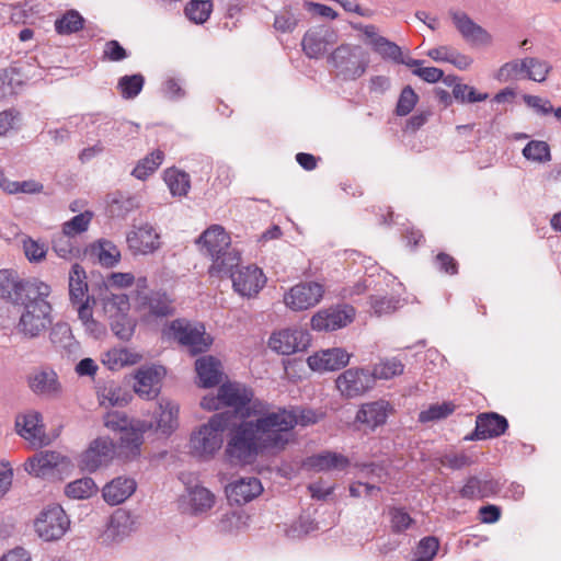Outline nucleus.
<instances>
[{"label":"nucleus","instance_id":"obj_28","mask_svg":"<svg viewBox=\"0 0 561 561\" xmlns=\"http://www.w3.org/2000/svg\"><path fill=\"white\" fill-rule=\"evenodd\" d=\"M136 481L126 477H117L103 488V499L110 505H118L136 491Z\"/></svg>","mask_w":561,"mask_h":561},{"label":"nucleus","instance_id":"obj_36","mask_svg":"<svg viewBox=\"0 0 561 561\" xmlns=\"http://www.w3.org/2000/svg\"><path fill=\"white\" fill-rule=\"evenodd\" d=\"M159 411L156 430L162 434H170L178 426L179 407L170 400L162 399L159 402Z\"/></svg>","mask_w":561,"mask_h":561},{"label":"nucleus","instance_id":"obj_27","mask_svg":"<svg viewBox=\"0 0 561 561\" xmlns=\"http://www.w3.org/2000/svg\"><path fill=\"white\" fill-rule=\"evenodd\" d=\"M262 491L261 481L254 477L240 478L226 488L228 499L239 505L250 502Z\"/></svg>","mask_w":561,"mask_h":561},{"label":"nucleus","instance_id":"obj_37","mask_svg":"<svg viewBox=\"0 0 561 561\" xmlns=\"http://www.w3.org/2000/svg\"><path fill=\"white\" fill-rule=\"evenodd\" d=\"M215 503V495L206 488L195 485L188 489L191 513L198 515L209 511Z\"/></svg>","mask_w":561,"mask_h":561},{"label":"nucleus","instance_id":"obj_19","mask_svg":"<svg viewBox=\"0 0 561 561\" xmlns=\"http://www.w3.org/2000/svg\"><path fill=\"white\" fill-rule=\"evenodd\" d=\"M220 398L224 407L234 409L242 417H250L247 413L248 409L255 401L253 400V391L250 388L237 382L222 383L219 387Z\"/></svg>","mask_w":561,"mask_h":561},{"label":"nucleus","instance_id":"obj_58","mask_svg":"<svg viewBox=\"0 0 561 561\" xmlns=\"http://www.w3.org/2000/svg\"><path fill=\"white\" fill-rule=\"evenodd\" d=\"M439 542L435 537L423 538L415 551L414 561H431L437 553Z\"/></svg>","mask_w":561,"mask_h":561},{"label":"nucleus","instance_id":"obj_24","mask_svg":"<svg viewBox=\"0 0 561 561\" xmlns=\"http://www.w3.org/2000/svg\"><path fill=\"white\" fill-rule=\"evenodd\" d=\"M351 355L343 348L334 347L323 350L308 357V365L312 370H337L350 363Z\"/></svg>","mask_w":561,"mask_h":561},{"label":"nucleus","instance_id":"obj_3","mask_svg":"<svg viewBox=\"0 0 561 561\" xmlns=\"http://www.w3.org/2000/svg\"><path fill=\"white\" fill-rule=\"evenodd\" d=\"M233 415L230 412L215 413L207 423L202 424L190 437V453L201 459H211L224 444V433Z\"/></svg>","mask_w":561,"mask_h":561},{"label":"nucleus","instance_id":"obj_12","mask_svg":"<svg viewBox=\"0 0 561 561\" xmlns=\"http://www.w3.org/2000/svg\"><path fill=\"white\" fill-rule=\"evenodd\" d=\"M310 344V335L302 329H284L273 333L270 337V347L283 355H291L307 350Z\"/></svg>","mask_w":561,"mask_h":561},{"label":"nucleus","instance_id":"obj_62","mask_svg":"<svg viewBox=\"0 0 561 561\" xmlns=\"http://www.w3.org/2000/svg\"><path fill=\"white\" fill-rule=\"evenodd\" d=\"M440 463L453 470H460L472 463V460L466 454H445L439 459Z\"/></svg>","mask_w":561,"mask_h":561},{"label":"nucleus","instance_id":"obj_51","mask_svg":"<svg viewBox=\"0 0 561 561\" xmlns=\"http://www.w3.org/2000/svg\"><path fill=\"white\" fill-rule=\"evenodd\" d=\"M527 79L536 82L546 81L552 66L542 59L536 57H526Z\"/></svg>","mask_w":561,"mask_h":561},{"label":"nucleus","instance_id":"obj_43","mask_svg":"<svg viewBox=\"0 0 561 561\" xmlns=\"http://www.w3.org/2000/svg\"><path fill=\"white\" fill-rule=\"evenodd\" d=\"M145 77L141 73L123 76L118 79L117 90L123 99L133 100L142 90Z\"/></svg>","mask_w":561,"mask_h":561},{"label":"nucleus","instance_id":"obj_13","mask_svg":"<svg viewBox=\"0 0 561 561\" xmlns=\"http://www.w3.org/2000/svg\"><path fill=\"white\" fill-rule=\"evenodd\" d=\"M135 518L125 510H116L106 524L101 535V542L105 546H113L122 542L135 530Z\"/></svg>","mask_w":561,"mask_h":561},{"label":"nucleus","instance_id":"obj_33","mask_svg":"<svg viewBox=\"0 0 561 561\" xmlns=\"http://www.w3.org/2000/svg\"><path fill=\"white\" fill-rule=\"evenodd\" d=\"M211 260L213 264L209 268L211 275H229L231 277V273H236L233 268L239 266L241 257L237 249L229 247Z\"/></svg>","mask_w":561,"mask_h":561},{"label":"nucleus","instance_id":"obj_38","mask_svg":"<svg viewBox=\"0 0 561 561\" xmlns=\"http://www.w3.org/2000/svg\"><path fill=\"white\" fill-rule=\"evenodd\" d=\"M91 253L95 255L102 266L113 267L121 260V251L110 240H99L91 245Z\"/></svg>","mask_w":561,"mask_h":561},{"label":"nucleus","instance_id":"obj_17","mask_svg":"<svg viewBox=\"0 0 561 561\" xmlns=\"http://www.w3.org/2000/svg\"><path fill=\"white\" fill-rule=\"evenodd\" d=\"M115 454L111 439L100 437L93 440L90 447L81 455L80 467L89 472L96 471L100 467L108 463Z\"/></svg>","mask_w":561,"mask_h":561},{"label":"nucleus","instance_id":"obj_9","mask_svg":"<svg viewBox=\"0 0 561 561\" xmlns=\"http://www.w3.org/2000/svg\"><path fill=\"white\" fill-rule=\"evenodd\" d=\"M69 525V518L60 505L48 506L35 520L36 533L46 541L60 539Z\"/></svg>","mask_w":561,"mask_h":561},{"label":"nucleus","instance_id":"obj_26","mask_svg":"<svg viewBox=\"0 0 561 561\" xmlns=\"http://www.w3.org/2000/svg\"><path fill=\"white\" fill-rule=\"evenodd\" d=\"M163 375L162 367H146L138 369L135 375L134 390L145 399H153L159 393V382Z\"/></svg>","mask_w":561,"mask_h":561},{"label":"nucleus","instance_id":"obj_54","mask_svg":"<svg viewBox=\"0 0 561 561\" xmlns=\"http://www.w3.org/2000/svg\"><path fill=\"white\" fill-rule=\"evenodd\" d=\"M454 412V405L450 403L433 404L427 410L421 411L419 421L428 423L447 417Z\"/></svg>","mask_w":561,"mask_h":561},{"label":"nucleus","instance_id":"obj_47","mask_svg":"<svg viewBox=\"0 0 561 561\" xmlns=\"http://www.w3.org/2000/svg\"><path fill=\"white\" fill-rule=\"evenodd\" d=\"M139 125L133 124L131 122H118L115 119H106L105 122L98 125V134L103 137H115L125 131L137 133Z\"/></svg>","mask_w":561,"mask_h":561},{"label":"nucleus","instance_id":"obj_63","mask_svg":"<svg viewBox=\"0 0 561 561\" xmlns=\"http://www.w3.org/2000/svg\"><path fill=\"white\" fill-rule=\"evenodd\" d=\"M23 249L26 257L32 262H39L46 255L45 244L38 243L31 238L23 242Z\"/></svg>","mask_w":561,"mask_h":561},{"label":"nucleus","instance_id":"obj_39","mask_svg":"<svg viewBox=\"0 0 561 561\" xmlns=\"http://www.w3.org/2000/svg\"><path fill=\"white\" fill-rule=\"evenodd\" d=\"M147 427H152V424H147L146 422L139 421L133 422L130 427L121 433V446L128 449L133 454L137 453L140 445L142 444V434Z\"/></svg>","mask_w":561,"mask_h":561},{"label":"nucleus","instance_id":"obj_48","mask_svg":"<svg viewBox=\"0 0 561 561\" xmlns=\"http://www.w3.org/2000/svg\"><path fill=\"white\" fill-rule=\"evenodd\" d=\"M53 249L61 259H72L79 253V249L75 245L72 237L61 231L53 239Z\"/></svg>","mask_w":561,"mask_h":561},{"label":"nucleus","instance_id":"obj_23","mask_svg":"<svg viewBox=\"0 0 561 561\" xmlns=\"http://www.w3.org/2000/svg\"><path fill=\"white\" fill-rule=\"evenodd\" d=\"M391 410L392 407L386 400L366 402L359 407L355 416V422L364 425L370 431H374L386 423Z\"/></svg>","mask_w":561,"mask_h":561},{"label":"nucleus","instance_id":"obj_46","mask_svg":"<svg viewBox=\"0 0 561 561\" xmlns=\"http://www.w3.org/2000/svg\"><path fill=\"white\" fill-rule=\"evenodd\" d=\"M213 4L208 0H192L185 7V15L194 23L202 24L207 21Z\"/></svg>","mask_w":561,"mask_h":561},{"label":"nucleus","instance_id":"obj_44","mask_svg":"<svg viewBox=\"0 0 561 561\" xmlns=\"http://www.w3.org/2000/svg\"><path fill=\"white\" fill-rule=\"evenodd\" d=\"M163 157L164 154L161 150L151 152L137 163L131 174L138 180H146L162 163Z\"/></svg>","mask_w":561,"mask_h":561},{"label":"nucleus","instance_id":"obj_21","mask_svg":"<svg viewBox=\"0 0 561 561\" xmlns=\"http://www.w3.org/2000/svg\"><path fill=\"white\" fill-rule=\"evenodd\" d=\"M15 428L18 434L27 440L34 447H41L46 444L42 415L36 411H28L19 414L15 419Z\"/></svg>","mask_w":561,"mask_h":561},{"label":"nucleus","instance_id":"obj_32","mask_svg":"<svg viewBox=\"0 0 561 561\" xmlns=\"http://www.w3.org/2000/svg\"><path fill=\"white\" fill-rule=\"evenodd\" d=\"M142 306L156 318L169 317L175 311L172 299L163 291H151L145 295Z\"/></svg>","mask_w":561,"mask_h":561},{"label":"nucleus","instance_id":"obj_29","mask_svg":"<svg viewBox=\"0 0 561 561\" xmlns=\"http://www.w3.org/2000/svg\"><path fill=\"white\" fill-rule=\"evenodd\" d=\"M199 383L204 388L217 386L221 381V363L214 356H202L195 363Z\"/></svg>","mask_w":561,"mask_h":561},{"label":"nucleus","instance_id":"obj_49","mask_svg":"<svg viewBox=\"0 0 561 561\" xmlns=\"http://www.w3.org/2000/svg\"><path fill=\"white\" fill-rule=\"evenodd\" d=\"M392 533L402 534L414 524V519L403 507H390L388 511Z\"/></svg>","mask_w":561,"mask_h":561},{"label":"nucleus","instance_id":"obj_25","mask_svg":"<svg viewBox=\"0 0 561 561\" xmlns=\"http://www.w3.org/2000/svg\"><path fill=\"white\" fill-rule=\"evenodd\" d=\"M202 251L211 259L231 247L229 234L219 225H213L206 229L197 239Z\"/></svg>","mask_w":561,"mask_h":561},{"label":"nucleus","instance_id":"obj_11","mask_svg":"<svg viewBox=\"0 0 561 561\" xmlns=\"http://www.w3.org/2000/svg\"><path fill=\"white\" fill-rule=\"evenodd\" d=\"M27 385L33 393L45 399H57L62 394V386L57 373L49 367L33 369L27 376Z\"/></svg>","mask_w":561,"mask_h":561},{"label":"nucleus","instance_id":"obj_16","mask_svg":"<svg viewBox=\"0 0 561 561\" xmlns=\"http://www.w3.org/2000/svg\"><path fill=\"white\" fill-rule=\"evenodd\" d=\"M126 242L134 254H150L161 247L160 234L150 224L134 227L126 236Z\"/></svg>","mask_w":561,"mask_h":561},{"label":"nucleus","instance_id":"obj_5","mask_svg":"<svg viewBox=\"0 0 561 561\" xmlns=\"http://www.w3.org/2000/svg\"><path fill=\"white\" fill-rule=\"evenodd\" d=\"M46 285L38 278H21L12 268L0 270V299L13 306H20L35 294L44 295Z\"/></svg>","mask_w":561,"mask_h":561},{"label":"nucleus","instance_id":"obj_18","mask_svg":"<svg viewBox=\"0 0 561 561\" xmlns=\"http://www.w3.org/2000/svg\"><path fill=\"white\" fill-rule=\"evenodd\" d=\"M449 15L455 27L458 30L466 42L470 43L471 45H491L492 35L482 26L477 24L467 13L450 10Z\"/></svg>","mask_w":561,"mask_h":561},{"label":"nucleus","instance_id":"obj_8","mask_svg":"<svg viewBox=\"0 0 561 561\" xmlns=\"http://www.w3.org/2000/svg\"><path fill=\"white\" fill-rule=\"evenodd\" d=\"M335 387L344 399L358 398L375 387L374 376L368 368L351 367L337 376Z\"/></svg>","mask_w":561,"mask_h":561},{"label":"nucleus","instance_id":"obj_6","mask_svg":"<svg viewBox=\"0 0 561 561\" xmlns=\"http://www.w3.org/2000/svg\"><path fill=\"white\" fill-rule=\"evenodd\" d=\"M163 334L185 346L192 355L207 352L213 344V337L206 333L204 324L186 319L171 321L163 329Z\"/></svg>","mask_w":561,"mask_h":561},{"label":"nucleus","instance_id":"obj_30","mask_svg":"<svg viewBox=\"0 0 561 561\" xmlns=\"http://www.w3.org/2000/svg\"><path fill=\"white\" fill-rule=\"evenodd\" d=\"M64 460V457L57 451H41L27 459L25 462V470L36 477H43L49 470L58 467Z\"/></svg>","mask_w":561,"mask_h":561},{"label":"nucleus","instance_id":"obj_40","mask_svg":"<svg viewBox=\"0 0 561 561\" xmlns=\"http://www.w3.org/2000/svg\"><path fill=\"white\" fill-rule=\"evenodd\" d=\"M404 365L396 357L380 359L379 363L373 366L370 374L374 376V382L377 379L389 380L396 376L403 374Z\"/></svg>","mask_w":561,"mask_h":561},{"label":"nucleus","instance_id":"obj_15","mask_svg":"<svg viewBox=\"0 0 561 561\" xmlns=\"http://www.w3.org/2000/svg\"><path fill=\"white\" fill-rule=\"evenodd\" d=\"M337 42L336 32L325 25L312 27L306 32L301 41L304 53L309 58H320L327 47Z\"/></svg>","mask_w":561,"mask_h":561},{"label":"nucleus","instance_id":"obj_22","mask_svg":"<svg viewBox=\"0 0 561 561\" xmlns=\"http://www.w3.org/2000/svg\"><path fill=\"white\" fill-rule=\"evenodd\" d=\"M230 278L233 289L243 297L256 295L265 284L262 270L251 265L231 273Z\"/></svg>","mask_w":561,"mask_h":561},{"label":"nucleus","instance_id":"obj_61","mask_svg":"<svg viewBox=\"0 0 561 561\" xmlns=\"http://www.w3.org/2000/svg\"><path fill=\"white\" fill-rule=\"evenodd\" d=\"M133 422L124 413L117 411L108 412L104 416V425L112 431L119 432V434L130 427Z\"/></svg>","mask_w":561,"mask_h":561},{"label":"nucleus","instance_id":"obj_34","mask_svg":"<svg viewBox=\"0 0 561 561\" xmlns=\"http://www.w3.org/2000/svg\"><path fill=\"white\" fill-rule=\"evenodd\" d=\"M427 56L438 62H450L460 70L468 69L472 64V59L469 56L459 53L450 46L432 48L427 51Z\"/></svg>","mask_w":561,"mask_h":561},{"label":"nucleus","instance_id":"obj_57","mask_svg":"<svg viewBox=\"0 0 561 561\" xmlns=\"http://www.w3.org/2000/svg\"><path fill=\"white\" fill-rule=\"evenodd\" d=\"M49 329V340L54 345L67 347L70 344L72 335L69 324L66 322L51 323Z\"/></svg>","mask_w":561,"mask_h":561},{"label":"nucleus","instance_id":"obj_35","mask_svg":"<svg viewBox=\"0 0 561 561\" xmlns=\"http://www.w3.org/2000/svg\"><path fill=\"white\" fill-rule=\"evenodd\" d=\"M88 284L84 268L73 264L69 272V297L72 304L82 302L87 299Z\"/></svg>","mask_w":561,"mask_h":561},{"label":"nucleus","instance_id":"obj_42","mask_svg":"<svg viewBox=\"0 0 561 561\" xmlns=\"http://www.w3.org/2000/svg\"><path fill=\"white\" fill-rule=\"evenodd\" d=\"M65 493L71 499L84 500L98 493V485L92 478L84 477L68 483Z\"/></svg>","mask_w":561,"mask_h":561},{"label":"nucleus","instance_id":"obj_64","mask_svg":"<svg viewBox=\"0 0 561 561\" xmlns=\"http://www.w3.org/2000/svg\"><path fill=\"white\" fill-rule=\"evenodd\" d=\"M126 49L115 39L108 41L104 45L103 58L110 61H121L127 58Z\"/></svg>","mask_w":561,"mask_h":561},{"label":"nucleus","instance_id":"obj_7","mask_svg":"<svg viewBox=\"0 0 561 561\" xmlns=\"http://www.w3.org/2000/svg\"><path fill=\"white\" fill-rule=\"evenodd\" d=\"M128 298L125 295H112L104 301V311L108 314L112 332L123 341H128L135 332V322L127 314Z\"/></svg>","mask_w":561,"mask_h":561},{"label":"nucleus","instance_id":"obj_41","mask_svg":"<svg viewBox=\"0 0 561 561\" xmlns=\"http://www.w3.org/2000/svg\"><path fill=\"white\" fill-rule=\"evenodd\" d=\"M164 181L173 196H185L191 187L190 175L176 169H168Z\"/></svg>","mask_w":561,"mask_h":561},{"label":"nucleus","instance_id":"obj_20","mask_svg":"<svg viewBox=\"0 0 561 561\" xmlns=\"http://www.w3.org/2000/svg\"><path fill=\"white\" fill-rule=\"evenodd\" d=\"M508 428L506 417L495 412H485L477 416L473 433L466 437L469 440L495 438L503 435Z\"/></svg>","mask_w":561,"mask_h":561},{"label":"nucleus","instance_id":"obj_1","mask_svg":"<svg viewBox=\"0 0 561 561\" xmlns=\"http://www.w3.org/2000/svg\"><path fill=\"white\" fill-rule=\"evenodd\" d=\"M253 420L242 421L230 433L226 454L234 463H251L260 453L283 450L291 440L296 420L286 408L272 409L256 400L248 409Z\"/></svg>","mask_w":561,"mask_h":561},{"label":"nucleus","instance_id":"obj_52","mask_svg":"<svg viewBox=\"0 0 561 561\" xmlns=\"http://www.w3.org/2000/svg\"><path fill=\"white\" fill-rule=\"evenodd\" d=\"M523 156L535 162H547L551 160L550 148L546 141L531 140L523 149Z\"/></svg>","mask_w":561,"mask_h":561},{"label":"nucleus","instance_id":"obj_10","mask_svg":"<svg viewBox=\"0 0 561 561\" xmlns=\"http://www.w3.org/2000/svg\"><path fill=\"white\" fill-rule=\"evenodd\" d=\"M324 295V287L318 282H300L284 295V304L293 311H304L317 306Z\"/></svg>","mask_w":561,"mask_h":561},{"label":"nucleus","instance_id":"obj_55","mask_svg":"<svg viewBox=\"0 0 561 561\" xmlns=\"http://www.w3.org/2000/svg\"><path fill=\"white\" fill-rule=\"evenodd\" d=\"M417 100H419V96L414 92V90L410 85L404 87L400 93V96H399V100L397 103V107H396L397 115L407 116L408 114H410L412 112V110L414 108Z\"/></svg>","mask_w":561,"mask_h":561},{"label":"nucleus","instance_id":"obj_45","mask_svg":"<svg viewBox=\"0 0 561 561\" xmlns=\"http://www.w3.org/2000/svg\"><path fill=\"white\" fill-rule=\"evenodd\" d=\"M519 77L527 79V64L526 58L515 59L504 64L497 71L496 79L499 81L507 82Z\"/></svg>","mask_w":561,"mask_h":561},{"label":"nucleus","instance_id":"obj_56","mask_svg":"<svg viewBox=\"0 0 561 561\" xmlns=\"http://www.w3.org/2000/svg\"><path fill=\"white\" fill-rule=\"evenodd\" d=\"M91 219L92 214L90 211L76 215L62 225V231L71 237L84 232L88 229Z\"/></svg>","mask_w":561,"mask_h":561},{"label":"nucleus","instance_id":"obj_2","mask_svg":"<svg viewBox=\"0 0 561 561\" xmlns=\"http://www.w3.org/2000/svg\"><path fill=\"white\" fill-rule=\"evenodd\" d=\"M51 288L46 285V291L35 294L31 299L20 305L21 312L18 322L14 325V332L25 340H35L45 334L51 327L53 305L47 300Z\"/></svg>","mask_w":561,"mask_h":561},{"label":"nucleus","instance_id":"obj_14","mask_svg":"<svg viewBox=\"0 0 561 561\" xmlns=\"http://www.w3.org/2000/svg\"><path fill=\"white\" fill-rule=\"evenodd\" d=\"M354 314V308L347 305L323 309L311 318V328L317 331H334L352 322Z\"/></svg>","mask_w":561,"mask_h":561},{"label":"nucleus","instance_id":"obj_59","mask_svg":"<svg viewBox=\"0 0 561 561\" xmlns=\"http://www.w3.org/2000/svg\"><path fill=\"white\" fill-rule=\"evenodd\" d=\"M101 397L103 402L108 401L112 407H123L128 403L130 396L121 387L112 383L102 390Z\"/></svg>","mask_w":561,"mask_h":561},{"label":"nucleus","instance_id":"obj_50","mask_svg":"<svg viewBox=\"0 0 561 561\" xmlns=\"http://www.w3.org/2000/svg\"><path fill=\"white\" fill-rule=\"evenodd\" d=\"M83 18L77 11H68L61 19L56 20L55 28L58 34H71L83 27Z\"/></svg>","mask_w":561,"mask_h":561},{"label":"nucleus","instance_id":"obj_60","mask_svg":"<svg viewBox=\"0 0 561 561\" xmlns=\"http://www.w3.org/2000/svg\"><path fill=\"white\" fill-rule=\"evenodd\" d=\"M373 50L380 55L383 59H388L393 62L397 61L402 51L399 45L386 37H382V39H377L376 46L373 48Z\"/></svg>","mask_w":561,"mask_h":561},{"label":"nucleus","instance_id":"obj_4","mask_svg":"<svg viewBox=\"0 0 561 561\" xmlns=\"http://www.w3.org/2000/svg\"><path fill=\"white\" fill-rule=\"evenodd\" d=\"M328 64L336 78L354 81L366 72L369 58L360 46L342 44L328 56Z\"/></svg>","mask_w":561,"mask_h":561},{"label":"nucleus","instance_id":"obj_53","mask_svg":"<svg viewBox=\"0 0 561 561\" xmlns=\"http://www.w3.org/2000/svg\"><path fill=\"white\" fill-rule=\"evenodd\" d=\"M453 95L457 101H460L461 103L482 102L489 98L488 93H478L473 87L462 83L454 84Z\"/></svg>","mask_w":561,"mask_h":561},{"label":"nucleus","instance_id":"obj_31","mask_svg":"<svg viewBox=\"0 0 561 561\" xmlns=\"http://www.w3.org/2000/svg\"><path fill=\"white\" fill-rule=\"evenodd\" d=\"M348 465L347 457L334 451H323L307 459V466L317 471L344 470Z\"/></svg>","mask_w":561,"mask_h":561}]
</instances>
